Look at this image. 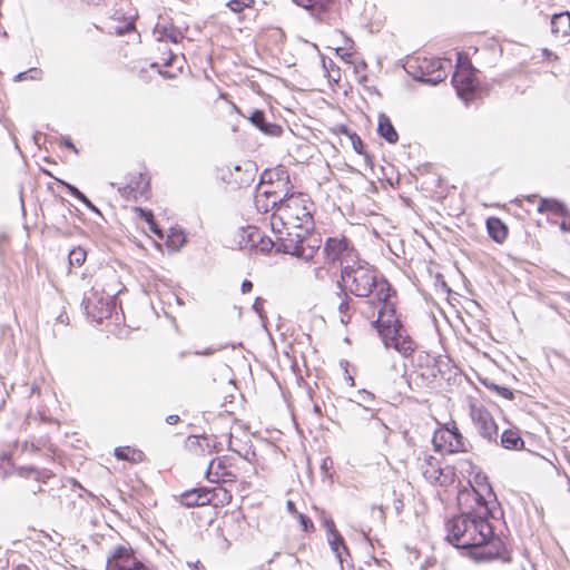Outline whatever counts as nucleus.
Segmentation results:
<instances>
[{"label": "nucleus", "mask_w": 570, "mask_h": 570, "mask_svg": "<svg viewBox=\"0 0 570 570\" xmlns=\"http://www.w3.org/2000/svg\"><path fill=\"white\" fill-rule=\"evenodd\" d=\"M271 228L279 243V252L309 262L321 248L322 240L314 235V203L308 195L293 193L272 200Z\"/></svg>", "instance_id": "obj_1"}, {"label": "nucleus", "mask_w": 570, "mask_h": 570, "mask_svg": "<svg viewBox=\"0 0 570 570\" xmlns=\"http://www.w3.org/2000/svg\"><path fill=\"white\" fill-rule=\"evenodd\" d=\"M475 501L479 511L461 513L445 524L446 540L458 549L481 548L474 553L478 561H490L500 558L504 544L495 537L488 521L491 514L487 500L474 489L470 494Z\"/></svg>", "instance_id": "obj_2"}, {"label": "nucleus", "mask_w": 570, "mask_h": 570, "mask_svg": "<svg viewBox=\"0 0 570 570\" xmlns=\"http://www.w3.org/2000/svg\"><path fill=\"white\" fill-rule=\"evenodd\" d=\"M344 287L360 297L370 296L375 291L377 301L390 297V284L385 279H377L376 272L367 264L356 259L355 264L345 265L341 269Z\"/></svg>", "instance_id": "obj_3"}, {"label": "nucleus", "mask_w": 570, "mask_h": 570, "mask_svg": "<svg viewBox=\"0 0 570 570\" xmlns=\"http://www.w3.org/2000/svg\"><path fill=\"white\" fill-rule=\"evenodd\" d=\"M451 61L439 58H412L406 62V71L421 82L436 85L448 77Z\"/></svg>", "instance_id": "obj_4"}, {"label": "nucleus", "mask_w": 570, "mask_h": 570, "mask_svg": "<svg viewBox=\"0 0 570 570\" xmlns=\"http://www.w3.org/2000/svg\"><path fill=\"white\" fill-rule=\"evenodd\" d=\"M116 295V289H107L96 283L82 299L87 316L97 323L108 318L115 307Z\"/></svg>", "instance_id": "obj_5"}, {"label": "nucleus", "mask_w": 570, "mask_h": 570, "mask_svg": "<svg viewBox=\"0 0 570 570\" xmlns=\"http://www.w3.org/2000/svg\"><path fill=\"white\" fill-rule=\"evenodd\" d=\"M432 443L435 451L446 454L464 452L466 441L460 433L454 421L434 432Z\"/></svg>", "instance_id": "obj_6"}, {"label": "nucleus", "mask_w": 570, "mask_h": 570, "mask_svg": "<svg viewBox=\"0 0 570 570\" xmlns=\"http://www.w3.org/2000/svg\"><path fill=\"white\" fill-rule=\"evenodd\" d=\"M456 57V68L452 77V83L458 95L468 100L475 89L474 68L469 58L462 52H458Z\"/></svg>", "instance_id": "obj_7"}, {"label": "nucleus", "mask_w": 570, "mask_h": 570, "mask_svg": "<svg viewBox=\"0 0 570 570\" xmlns=\"http://www.w3.org/2000/svg\"><path fill=\"white\" fill-rule=\"evenodd\" d=\"M323 253L327 263H340L342 268L345 265L355 264L356 259H358L355 249L345 237L327 238Z\"/></svg>", "instance_id": "obj_8"}, {"label": "nucleus", "mask_w": 570, "mask_h": 570, "mask_svg": "<svg viewBox=\"0 0 570 570\" xmlns=\"http://www.w3.org/2000/svg\"><path fill=\"white\" fill-rule=\"evenodd\" d=\"M379 311L377 318L372 322L373 326L377 330L383 342H389L392 334H396L401 330V323L395 316V308L389 298L385 301H377Z\"/></svg>", "instance_id": "obj_9"}, {"label": "nucleus", "mask_w": 570, "mask_h": 570, "mask_svg": "<svg viewBox=\"0 0 570 570\" xmlns=\"http://www.w3.org/2000/svg\"><path fill=\"white\" fill-rule=\"evenodd\" d=\"M106 570H148L129 546H118L107 558Z\"/></svg>", "instance_id": "obj_10"}, {"label": "nucleus", "mask_w": 570, "mask_h": 570, "mask_svg": "<svg viewBox=\"0 0 570 570\" xmlns=\"http://www.w3.org/2000/svg\"><path fill=\"white\" fill-rule=\"evenodd\" d=\"M420 470L424 479L431 484L445 487L453 480L450 469H443L440 461L433 455L425 454L420 459Z\"/></svg>", "instance_id": "obj_11"}, {"label": "nucleus", "mask_w": 570, "mask_h": 570, "mask_svg": "<svg viewBox=\"0 0 570 570\" xmlns=\"http://www.w3.org/2000/svg\"><path fill=\"white\" fill-rule=\"evenodd\" d=\"M470 416L479 434L488 441H497L498 425L492 414L482 405L472 403L470 406Z\"/></svg>", "instance_id": "obj_12"}, {"label": "nucleus", "mask_w": 570, "mask_h": 570, "mask_svg": "<svg viewBox=\"0 0 570 570\" xmlns=\"http://www.w3.org/2000/svg\"><path fill=\"white\" fill-rule=\"evenodd\" d=\"M206 476L210 482H234L237 478L234 466L227 456L213 459L207 468Z\"/></svg>", "instance_id": "obj_13"}, {"label": "nucleus", "mask_w": 570, "mask_h": 570, "mask_svg": "<svg viewBox=\"0 0 570 570\" xmlns=\"http://www.w3.org/2000/svg\"><path fill=\"white\" fill-rule=\"evenodd\" d=\"M148 186V179L142 174L135 173L128 177L126 184L118 187V190L125 198L137 200L147 194Z\"/></svg>", "instance_id": "obj_14"}, {"label": "nucleus", "mask_w": 570, "mask_h": 570, "mask_svg": "<svg viewBox=\"0 0 570 570\" xmlns=\"http://www.w3.org/2000/svg\"><path fill=\"white\" fill-rule=\"evenodd\" d=\"M295 2L309 10L312 14L321 21H325L330 24L335 22V17L331 12L332 0H295Z\"/></svg>", "instance_id": "obj_15"}, {"label": "nucleus", "mask_w": 570, "mask_h": 570, "mask_svg": "<svg viewBox=\"0 0 570 570\" xmlns=\"http://www.w3.org/2000/svg\"><path fill=\"white\" fill-rule=\"evenodd\" d=\"M179 502L186 508L203 507L210 504V495L207 488H197L183 492Z\"/></svg>", "instance_id": "obj_16"}, {"label": "nucleus", "mask_w": 570, "mask_h": 570, "mask_svg": "<svg viewBox=\"0 0 570 570\" xmlns=\"http://www.w3.org/2000/svg\"><path fill=\"white\" fill-rule=\"evenodd\" d=\"M383 343L385 347H393L404 357L411 356L416 348L414 341L410 336L403 335L401 330L396 334H392L389 342Z\"/></svg>", "instance_id": "obj_17"}, {"label": "nucleus", "mask_w": 570, "mask_h": 570, "mask_svg": "<svg viewBox=\"0 0 570 570\" xmlns=\"http://www.w3.org/2000/svg\"><path fill=\"white\" fill-rule=\"evenodd\" d=\"M154 36L158 41L178 43L184 39L183 31L170 22H158L154 28Z\"/></svg>", "instance_id": "obj_18"}, {"label": "nucleus", "mask_w": 570, "mask_h": 570, "mask_svg": "<svg viewBox=\"0 0 570 570\" xmlns=\"http://www.w3.org/2000/svg\"><path fill=\"white\" fill-rule=\"evenodd\" d=\"M249 119L255 127L268 136H279L282 134L281 126L265 121V115L262 110H255Z\"/></svg>", "instance_id": "obj_19"}, {"label": "nucleus", "mask_w": 570, "mask_h": 570, "mask_svg": "<svg viewBox=\"0 0 570 570\" xmlns=\"http://www.w3.org/2000/svg\"><path fill=\"white\" fill-rule=\"evenodd\" d=\"M551 31L563 39L570 36V14L562 12L554 14L551 19Z\"/></svg>", "instance_id": "obj_20"}, {"label": "nucleus", "mask_w": 570, "mask_h": 570, "mask_svg": "<svg viewBox=\"0 0 570 570\" xmlns=\"http://www.w3.org/2000/svg\"><path fill=\"white\" fill-rule=\"evenodd\" d=\"M487 229L489 236L497 243H502L508 236V228L498 217H489L487 219Z\"/></svg>", "instance_id": "obj_21"}, {"label": "nucleus", "mask_w": 570, "mask_h": 570, "mask_svg": "<svg viewBox=\"0 0 570 570\" xmlns=\"http://www.w3.org/2000/svg\"><path fill=\"white\" fill-rule=\"evenodd\" d=\"M186 448L197 455L209 454L213 451V445L207 438H199L196 435L187 438Z\"/></svg>", "instance_id": "obj_22"}, {"label": "nucleus", "mask_w": 570, "mask_h": 570, "mask_svg": "<svg viewBox=\"0 0 570 570\" xmlns=\"http://www.w3.org/2000/svg\"><path fill=\"white\" fill-rule=\"evenodd\" d=\"M258 239H262V230L255 226H247L239 232V245L242 248H254Z\"/></svg>", "instance_id": "obj_23"}, {"label": "nucleus", "mask_w": 570, "mask_h": 570, "mask_svg": "<svg viewBox=\"0 0 570 570\" xmlns=\"http://www.w3.org/2000/svg\"><path fill=\"white\" fill-rule=\"evenodd\" d=\"M379 135L384 138L390 144H395L399 139V135L394 129L390 118L385 115H380L379 117Z\"/></svg>", "instance_id": "obj_24"}, {"label": "nucleus", "mask_w": 570, "mask_h": 570, "mask_svg": "<svg viewBox=\"0 0 570 570\" xmlns=\"http://www.w3.org/2000/svg\"><path fill=\"white\" fill-rule=\"evenodd\" d=\"M340 284V282L337 283ZM341 286V285H338ZM335 298L337 301V309H338V313H340V318H341V322L346 324L348 323L350 318H351V298L350 296L347 295L346 292H344V289L342 287H340V292H337L335 294Z\"/></svg>", "instance_id": "obj_25"}, {"label": "nucleus", "mask_w": 570, "mask_h": 570, "mask_svg": "<svg viewBox=\"0 0 570 570\" xmlns=\"http://www.w3.org/2000/svg\"><path fill=\"white\" fill-rule=\"evenodd\" d=\"M537 212L542 213H552L557 216H566L567 215V208L566 206L556 200V199H548V198H540L539 206L537 208Z\"/></svg>", "instance_id": "obj_26"}, {"label": "nucleus", "mask_w": 570, "mask_h": 570, "mask_svg": "<svg viewBox=\"0 0 570 570\" xmlns=\"http://www.w3.org/2000/svg\"><path fill=\"white\" fill-rule=\"evenodd\" d=\"M501 445L508 450H518L523 448L524 442L519 431L509 429L501 435Z\"/></svg>", "instance_id": "obj_27"}, {"label": "nucleus", "mask_w": 570, "mask_h": 570, "mask_svg": "<svg viewBox=\"0 0 570 570\" xmlns=\"http://www.w3.org/2000/svg\"><path fill=\"white\" fill-rule=\"evenodd\" d=\"M210 495V504H228L232 501V493L223 487L207 489Z\"/></svg>", "instance_id": "obj_28"}, {"label": "nucleus", "mask_w": 570, "mask_h": 570, "mask_svg": "<svg viewBox=\"0 0 570 570\" xmlns=\"http://www.w3.org/2000/svg\"><path fill=\"white\" fill-rule=\"evenodd\" d=\"M242 171V167L240 166H235V174L232 173V177H233V181L240 185V186H245V185H248L250 181L254 180V173H253V165L252 164H246V168H245V175L244 177H237V174H239Z\"/></svg>", "instance_id": "obj_29"}, {"label": "nucleus", "mask_w": 570, "mask_h": 570, "mask_svg": "<svg viewBox=\"0 0 570 570\" xmlns=\"http://www.w3.org/2000/svg\"><path fill=\"white\" fill-rule=\"evenodd\" d=\"M59 181L69 190V193L72 196L79 199L88 209H90L94 213L100 214L98 208L77 187L62 180Z\"/></svg>", "instance_id": "obj_30"}, {"label": "nucleus", "mask_w": 570, "mask_h": 570, "mask_svg": "<svg viewBox=\"0 0 570 570\" xmlns=\"http://www.w3.org/2000/svg\"><path fill=\"white\" fill-rule=\"evenodd\" d=\"M327 541L333 550V552L336 554L337 559L342 562V551H346V547L344 544V539L338 532H335L331 535H327Z\"/></svg>", "instance_id": "obj_31"}, {"label": "nucleus", "mask_w": 570, "mask_h": 570, "mask_svg": "<svg viewBox=\"0 0 570 570\" xmlns=\"http://www.w3.org/2000/svg\"><path fill=\"white\" fill-rule=\"evenodd\" d=\"M137 212L139 213L140 217L148 223L149 229L151 233L156 234L159 237H163V234L160 229L158 228L157 224L154 220V215L150 210H146L142 208H137Z\"/></svg>", "instance_id": "obj_32"}, {"label": "nucleus", "mask_w": 570, "mask_h": 570, "mask_svg": "<svg viewBox=\"0 0 570 570\" xmlns=\"http://www.w3.org/2000/svg\"><path fill=\"white\" fill-rule=\"evenodd\" d=\"M255 4V0H229L227 2V8L235 12L240 13L244 9H250Z\"/></svg>", "instance_id": "obj_33"}, {"label": "nucleus", "mask_w": 570, "mask_h": 570, "mask_svg": "<svg viewBox=\"0 0 570 570\" xmlns=\"http://www.w3.org/2000/svg\"><path fill=\"white\" fill-rule=\"evenodd\" d=\"M87 257V253L83 248L77 247L69 253V264L72 266L80 267Z\"/></svg>", "instance_id": "obj_34"}, {"label": "nucleus", "mask_w": 570, "mask_h": 570, "mask_svg": "<svg viewBox=\"0 0 570 570\" xmlns=\"http://www.w3.org/2000/svg\"><path fill=\"white\" fill-rule=\"evenodd\" d=\"M136 454L140 455V452H137L136 450H132L129 446L117 448L115 450V456L118 460L136 461V458H135Z\"/></svg>", "instance_id": "obj_35"}, {"label": "nucleus", "mask_w": 570, "mask_h": 570, "mask_svg": "<svg viewBox=\"0 0 570 570\" xmlns=\"http://www.w3.org/2000/svg\"><path fill=\"white\" fill-rule=\"evenodd\" d=\"M42 77V70L38 68H31L28 71L19 72L14 76V81H23L27 79H41Z\"/></svg>", "instance_id": "obj_36"}, {"label": "nucleus", "mask_w": 570, "mask_h": 570, "mask_svg": "<svg viewBox=\"0 0 570 570\" xmlns=\"http://www.w3.org/2000/svg\"><path fill=\"white\" fill-rule=\"evenodd\" d=\"M358 405H363L365 409H371L370 405L374 402L375 396L373 393L367 391H358L355 395Z\"/></svg>", "instance_id": "obj_37"}, {"label": "nucleus", "mask_w": 570, "mask_h": 570, "mask_svg": "<svg viewBox=\"0 0 570 570\" xmlns=\"http://www.w3.org/2000/svg\"><path fill=\"white\" fill-rule=\"evenodd\" d=\"M274 246H277V249L279 248V243L276 240V243L274 240H272L269 237H265L263 234H262V239H258V242L256 243V245L254 246V248H257L258 250L263 252V253H267L269 252Z\"/></svg>", "instance_id": "obj_38"}, {"label": "nucleus", "mask_w": 570, "mask_h": 570, "mask_svg": "<svg viewBox=\"0 0 570 570\" xmlns=\"http://www.w3.org/2000/svg\"><path fill=\"white\" fill-rule=\"evenodd\" d=\"M272 200L273 199H268V197L264 198V195H256L255 196V206L258 212L267 213L269 210H273Z\"/></svg>", "instance_id": "obj_39"}, {"label": "nucleus", "mask_w": 570, "mask_h": 570, "mask_svg": "<svg viewBox=\"0 0 570 570\" xmlns=\"http://www.w3.org/2000/svg\"><path fill=\"white\" fill-rule=\"evenodd\" d=\"M186 242V237L183 232H171L170 235H168V243L171 247L179 248L181 247Z\"/></svg>", "instance_id": "obj_40"}, {"label": "nucleus", "mask_w": 570, "mask_h": 570, "mask_svg": "<svg viewBox=\"0 0 570 570\" xmlns=\"http://www.w3.org/2000/svg\"><path fill=\"white\" fill-rule=\"evenodd\" d=\"M266 176H269V179H272L275 176L278 180L286 181H288L289 178L288 173L284 167H277L274 171H266L264 174V177Z\"/></svg>", "instance_id": "obj_41"}, {"label": "nucleus", "mask_w": 570, "mask_h": 570, "mask_svg": "<svg viewBox=\"0 0 570 570\" xmlns=\"http://www.w3.org/2000/svg\"><path fill=\"white\" fill-rule=\"evenodd\" d=\"M297 519L303 528L304 531L308 532L309 530L314 529L313 522L308 517H306L303 513H297Z\"/></svg>", "instance_id": "obj_42"}, {"label": "nucleus", "mask_w": 570, "mask_h": 570, "mask_svg": "<svg viewBox=\"0 0 570 570\" xmlns=\"http://www.w3.org/2000/svg\"><path fill=\"white\" fill-rule=\"evenodd\" d=\"M495 390H497L498 394H500L502 397H504L507 400L513 399V392L511 390H509L508 387L495 386Z\"/></svg>", "instance_id": "obj_43"}, {"label": "nucleus", "mask_w": 570, "mask_h": 570, "mask_svg": "<svg viewBox=\"0 0 570 570\" xmlns=\"http://www.w3.org/2000/svg\"><path fill=\"white\" fill-rule=\"evenodd\" d=\"M352 145L357 154H363V141L356 135L352 136Z\"/></svg>", "instance_id": "obj_44"}, {"label": "nucleus", "mask_w": 570, "mask_h": 570, "mask_svg": "<svg viewBox=\"0 0 570 570\" xmlns=\"http://www.w3.org/2000/svg\"><path fill=\"white\" fill-rule=\"evenodd\" d=\"M323 525H324V528L327 531V535H331V534H333L335 532H338L336 530L335 523H334V521L332 519H325Z\"/></svg>", "instance_id": "obj_45"}, {"label": "nucleus", "mask_w": 570, "mask_h": 570, "mask_svg": "<svg viewBox=\"0 0 570 570\" xmlns=\"http://www.w3.org/2000/svg\"><path fill=\"white\" fill-rule=\"evenodd\" d=\"M314 276L316 279L323 281L327 276V271L324 266L314 268Z\"/></svg>", "instance_id": "obj_46"}, {"label": "nucleus", "mask_w": 570, "mask_h": 570, "mask_svg": "<svg viewBox=\"0 0 570 570\" xmlns=\"http://www.w3.org/2000/svg\"><path fill=\"white\" fill-rule=\"evenodd\" d=\"M256 195H264V198L268 197V199H279L277 197L276 193L273 191L272 189L258 190V193Z\"/></svg>", "instance_id": "obj_47"}, {"label": "nucleus", "mask_w": 570, "mask_h": 570, "mask_svg": "<svg viewBox=\"0 0 570 570\" xmlns=\"http://www.w3.org/2000/svg\"><path fill=\"white\" fill-rule=\"evenodd\" d=\"M263 303L264 301L261 297H257L253 304V309L257 312L259 315H262Z\"/></svg>", "instance_id": "obj_48"}, {"label": "nucleus", "mask_w": 570, "mask_h": 570, "mask_svg": "<svg viewBox=\"0 0 570 570\" xmlns=\"http://www.w3.org/2000/svg\"><path fill=\"white\" fill-rule=\"evenodd\" d=\"M424 570H445V569L442 563H438L434 561V562H429L426 564V567L424 568Z\"/></svg>", "instance_id": "obj_49"}, {"label": "nucleus", "mask_w": 570, "mask_h": 570, "mask_svg": "<svg viewBox=\"0 0 570 570\" xmlns=\"http://www.w3.org/2000/svg\"><path fill=\"white\" fill-rule=\"evenodd\" d=\"M253 288V283L250 281H247L245 279L243 283H242V292L245 294V293H249Z\"/></svg>", "instance_id": "obj_50"}, {"label": "nucleus", "mask_w": 570, "mask_h": 570, "mask_svg": "<svg viewBox=\"0 0 570 570\" xmlns=\"http://www.w3.org/2000/svg\"><path fill=\"white\" fill-rule=\"evenodd\" d=\"M286 508H287V511L294 515H297V510H296V507H295V503L291 500H288L286 502Z\"/></svg>", "instance_id": "obj_51"}, {"label": "nucleus", "mask_w": 570, "mask_h": 570, "mask_svg": "<svg viewBox=\"0 0 570 570\" xmlns=\"http://www.w3.org/2000/svg\"><path fill=\"white\" fill-rule=\"evenodd\" d=\"M178 421H179V416H178V415H176V414H170V415H168V416L166 417V422H167L168 424H170V425H174V424L178 423Z\"/></svg>", "instance_id": "obj_52"}, {"label": "nucleus", "mask_w": 570, "mask_h": 570, "mask_svg": "<svg viewBox=\"0 0 570 570\" xmlns=\"http://www.w3.org/2000/svg\"><path fill=\"white\" fill-rule=\"evenodd\" d=\"M188 566L191 570H206L205 567L199 561L188 563Z\"/></svg>", "instance_id": "obj_53"}, {"label": "nucleus", "mask_w": 570, "mask_h": 570, "mask_svg": "<svg viewBox=\"0 0 570 570\" xmlns=\"http://www.w3.org/2000/svg\"><path fill=\"white\" fill-rule=\"evenodd\" d=\"M560 228L563 232H570V217L561 223Z\"/></svg>", "instance_id": "obj_54"}, {"label": "nucleus", "mask_w": 570, "mask_h": 570, "mask_svg": "<svg viewBox=\"0 0 570 570\" xmlns=\"http://www.w3.org/2000/svg\"><path fill=\"white\" fill-rule=\"evenodd\" d=\"M213 353H214V348H212V347H207L204 351L196 352L197 355H206V356L212 355Z\"/></svg>", "instance_id": "obj_55"}, {"label": "nucleus", "mask_w": 570, "mask_h": 570, "mask_svg": "<svg viewBox=\"0 0 570 570\" xmlns=\"http://www.w3.org/2000/svg\"><path fill=\"white\" fill-rule=\"evenodd\" d=\"M63 144L69 149L73 150L75 153H78V150L76 149L75 145L71 142V140L69 138L65 139Z\"/></svg>", "instance_id": "obj_56"}, {"label": "nucleus", "mask_w": 570, "mask_h": 570, "mask_svg": "<svg viewBox=\"0 0 570 570\" xmlns=\"http://www.w3.org/2000/svg\"><path fill=\"white\" fill-rule=\"evenodd\" d=\"M68 320H69V318H68V316H67L66 314H60V315L58 316V321H59L60 323H62V324H67V323H68Z\"/></svg>", "instance_id": "obj_57"}, {"label": "nucleus", "mask_w": 570, "mask_h": 570, "mask_svg": "<svg viewBox=\"0 0 570 570\" xmlns=\"http://www.w3.org/2000/svg\"><path fill=\"white\" fill-rule=\"evenodd\" d=\"M537 199V195H530L527 197L528 202H534Z\"/></svg>", "instance_id": "obj_58"}, {"label": "nucleus", "mask_w": 570, "mask_h": 570, "mask_svg": "<svg viewBox=\"0 0 570 570\" xmlns=\"http://www.w3.org/2000/svg\"><path fill=\"white\" fill-rule=\"evenodd\" d=\"M16 570H28L27 566H18Z\"/></svg>", "instance_id": "obj_59"}, {"label": "nucleus", "mask_w": 570, "mask_h": 570, "mask_svg": "<svg viewBox=\"0 0 570 570\" xmlns=\"http://www.w3.org/2000/svg\"><path fill=\"white\" fill-rule=\"evenodd\" d=\"M348 382H351V384H354V380H353V377H351V376H350V377H348Z\"/></svg>", "instance_id": "obj_60"}, {"label": "nucleus", "mask_w": 570, "mask_h": 570, "mask_svg": "<svg viewBox=\"0 0 570 570\" xmlns=\"http://www.w3.org/2000/svg\"><path fill=\"white\" fill-rule=\"evenodd\" d=\"M132 28L131 23H127L126 29Z\"/></svg>", "instance_id": "obj_61"}]
</instances>
